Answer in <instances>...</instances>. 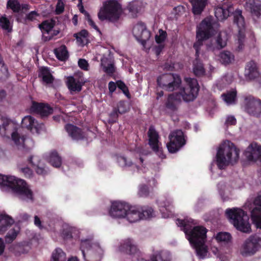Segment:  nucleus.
<instances>
[{
	"mask_svg": "<svg viewBox=\"0 0 261 261\" xmlns=\"http://www.w3.org/2000/svg\"><path fill=\"white\" fill-rule=\"evenodd\" d=\"M194 220L191 218L177 219V225L181 227L190 244L196 249L197 255L203 258L207 255V249L204 245L207 229L203 226H193Z\"/></svg>",
	"mask_w": 261,
	"mask_h": 261,
	"instance_id": "f257e3e1",
	"label": "nucleus"
},
{
	"mask_svg": "<svg viewBox=\"0 0 261 261\" xmlns=\"http://www.w3.org/2000/svg\"><path fill=\"white\" fill-rule=\"evenodd\" d=\"M187 85L183 87L181 92L169 94L165 103L166 108L171 112L177 111L181 102V97L185 101L194 100L197 97L199 86L197 81L195 79L186 78Z\"/></svg>",
	"mask_w": 261,
	"mask_h": 261,
	"instance_id": "f03ea898",
	"label": "nucleus"
},
{
	"mask_svg": "<svg viewBox=\"0 0 261 261\" xmlns=\"http://www.w3.org/2000/svg\"><path fill=\"white\" fill-rule=\"evenodd\" d=\"M7 189L19 199L27 202L34 201V194L30 186L25 180L14 176L1 174V191Z\"/></svg>",
	"mask_w": 261,
	"mask_h": 261,
	"instance_id": "7ed1b4c3",
	"label": "nucleus"
},
{
	"mask_svg": "<svg viewBox=\"0 0 261 261\" xmlns=\"http://www.w3.org/2000/svg\"><path fill=\"white\" fill-rule=\"evenodd\" d=\"M242 13V11L239 9L234 11L232 5L230 4H223L221 6L217 7L215 11V15L219 21H223L227 18L231 14H233V23L237 25L239 29L238 38L239 50L243 48L245 37V22Z\"/></svg>",
	"mask_w": 261,
	"mask_h": 261,
	"instance_id": "20e7f679",
	"label": "nucleus"
},
{
	"mask_svg": "<svg viewBox=\"0 0 261 261\" xmlns=\"http://www.w3.org/2000/svg\"><path fill=\"white\" fill-rule=\"evenodd\" d=\"M240 152V149L233 143L226 140L218 147L216 163H237L239 160Z\"/></svg>",
	"mask_w": 261,
	"mask_h": 261,
	"instance_id": "39448f33",
	"label": "nucleus"
},
{
	"mask_svg": "<svg viewBox=\"0 0 261 261\" xmlns=\"http://www.w3.org/2000/svg\"><path fill=\"white\" fill-rule=\"evenodd\" d=\"M225 214L229 222L238 230L245 233L251 231L249 217L243 210L239 208H228Z\"/></svg>",
	"mask_w": 261,
	"mask_h": 261,
	"instance_id": "423d86ee",
	"label": "nucleus"
},
{
	"mask_svg": "<svg viewBox=\"0 0 261 261\" xmlns=\"http://www.w3.org/2000/svg\"><path fill=\"white\" fill-rule=\"evenodd\" d=\"M121 9V5L116 0H108L103 3L98 13V18L101 21H117L120 17Z\"/></svg>",
	"mask_w": 261,
	"mask_h": 261,
	"instance_id": "0eeeda50",
	"label": "nucleus"
},
{
	"mask_svg": "<svg viewBox=\"0 0 261 261\" xmlns=\"http://www.w3.org/2000/svg\"><path fill=\"white\" fill-rule=\"evenodd\" d=\"M213 25L212 20L209 18L204 19L199 24L196 31L197 41L194 43L195 49H199L204 40L209 39L212 36Z\"/></svg>",
	"mask_w": 261,
	"mask_h": 261,
	"instance_id": "6e6552de",
	"label": "nucleus"
},
{
	"mask_svg": "<svg viewBox=\"0 0 261 261\" xmlns=\"http://www.w3.org/2000/svg\"><path fill=\"white\" fill-rule=\"evenodd\" d=\"M92 238L81 240V249L84 258L86 261H100L102 250L98 246L91 245Z\"/></svg>",
	"mask_w": 261,
	"mask_h": 261,
	"instance_id": "1a4fd4ad",
	"label": "nucleus"
},
{
	"mask_svg": "<svg viewBox=\"0 0 261 261\" xmlns=\"http://www.w3.org/2000/svg\"><path fill=\"white\" fill-rule=\"evenodd\" d=\"M261 248V237L257 234L250 236L244 242L241 251L243 256L253 255Z\"/></svg>",
	"mask_w": 261,
	"mask_h": 261,
	"instance_id": "9d476101",
	"label": "nucleus"
},
{
	"mask_svg": "<svg viewBox=\"0 0 261 261\" xmlns=\"http://www.w3.org/2000/svg\"><path fill=\"white\" fill-rule=\"evenodd\" d=\"M169 142L167 144V147L169 152L173 153L178 151L186 144L184 133L181 130H176L169 136Z\"/></svg>",
	"mask_w": 261,
	"mask_h": 261,
	"instance_id": "9b49d317",
	"label": "nucleus"
},
{
	"mask_svg": "<svg viewBox=\"0 0 261 261\" xmlns=\"http://www.w3.org/2000/svg\"><path fill=\"white\" fill-rule=\"evenodd\" d=\"M21 126L29 130L33 134H39L45 130V125L43 123H38L31 116H25L21 121Z\"/></svg>",
	"mask_w": 261,
	"mask_h": 261,
	"instance_id": "f8f14e48",
	"label": "nucleus"
},
{
	"mask_svg": "<svg viewBox=\"0 0 261 261\" xmlns=\"http://www.w3.org/2000/svg\"><path fill=\"white\" fill-rule=\"evenodd\" d=\"M147 134L149 138L148 144L150 148L161 158H165L166 155L163 153L162 148L159 145V135L153 126L149 127Z\"/></svg>",
	"mask_w": 261,
	"mask_h": 261,
	"instance_id": "ddd939ff",
	"label": "nucleus"
},
{
	"mask_svg": "<svg viewBox=\"0 0 261 261\" xmlns=\"http://www.w3.org/2000/svg\"><path fill=\"white\" fill-rule=\"evenodd\" d=\"M245 109L251 115L258 117L261 114V100L252 96L245 98Z\"/></svg>",
	"mask_w": 261,
	"mask_h": 261,
	"instance_id": "4468645a",
	"label": "nucleus"
},
{
	"mask_svg": "<svg viewBox=\"0 0 261 261\" xmlns=\"http://www.w3.org/2000/svg\"><path fill=\"white\" fill-rule=\"evenodd\" d=\"M243 154L248 161L261 162V145L256 143H252L247 147Z\"/></svg>",
	"mask_w": 261,
	"mask_h": 261,
	"instance_id": "2eb2a0df",
	"label": "nucleus"
},
{
	"mask_svg": "<svg viewBox=\"0 0 261 261\" xmlns=\"http://www.w3.org/2000/svg\"><path fill=\"white\" fill-rule=\"evenodd\" d=\"M245 7L251 13L254 23H259L261 19V3L258 0H247Z\"/></svg>",
	"mask_w": 261,
	"mask_h": 261,
	"instance_id": "dca6fc26",
	"label": "nucleus"
},
{
	"mask_svg": "<svg viewBox=\"0 0 261 261\" xmlns=\"http://www.w3.org/2000/svg\"><path fill=\"white\" fill-rule=\"evenodd\" d=\"M129 205L124 202L114 201L112 203L110 214L115 218H124L126 212L129 210Z\"/></svg>",
	"mask_w": 261,
	"mask_h": 261,
	"instance_id": "f3484780",
	"label": "nucleus"
},
{
	"mask_svg": "<svg viewBox=\"0 0 261 261\" xmlns=\"http://www.w3.org/2000/svg\"><path fill=\"white\" fill-rule=\"evenodd\" d=\"M30 111L31 113L38 114L41 117L48 116L53 112V108L48 104L39 103L35 101H32Z\"/></svg>",
	"mask_w": 261,
	"mask_h": 261,
	"instance_id": "a211bd4d",
	"label": "nucleus"
},
{
	"mask_svg": "<svg viewBox=\"0 0 261 261\" xmlns=\"http://www.w3.org/2000/svg\"><path fill=\"white\" fill-rule=\"evenodd\" d=\"M255 206L251 211V217L257 228H261V195L256 197L253 201Z\"/></svg>",
	"mask_w": 261,
	"mask_h": 261,
	"instance_id": "6ab92c4d",
	"label": "nucleus"
},
{
	"mask_svg": "<svg viewBox=\"0 0 261 261\" xmlns=\"http://www.w3.org/2000/svg\"><path fill=\"white\" fill-rule=\"evenodd\" d=\"M133 34L136 37L140 39L141 44L145 45L146 43V41L150 37V33L148 31L143 23L137 24L134 27L133 30Z\"/></svg>",
	"mask_w": 261,
	"mask_h": 261,
	"instance_id": "aec40b11",
	"label": "nucleus"
},
{
	"mask_svg": "<svg viewBox=\"0 0 261 261\" xmlns=\"http://www.w3.org/2000/svg\"><path fill=\"white\" fill-rule=\"evenodd\" d=\"M119 251L129 255H135L139 252L137 246L135 244L134 241L130 239H126L123 241L119 246Z\"/></svg>",
	"mask_w": 261,
	"mask_h": 261,
	"instance_id": "412c9836",
	"label": "nucleus"
},
{
	"mask_svg": "<svg viewBox=\"0 0 261 261\" xmlns=\"http://www.w3.org/2000/svg\"><path fill=\"white\" fill-rule=\"evenodd\" d=\"M65 129L68 135L72 139L76 140H82L84 138V133L81 128L71 124H67L65 126Z\"/></svg>",
	"mask_w": 261,
	"mask_h": 261,
	"instance_id": "4be33fe9",
	"label": "nucleus"
},
{
	"mask_svg": "<svg viewBox=\"0 0 261 261\" xmlns=\"http://www.w3.org/2000/svg\"><path fill=\"white\" fill-rule=\"evenodd\" d=\"M259 75L258 69L255 62L253 61L247 63L245 70V75L250 80L254 79Z\"/></svg>",
	"mask_w": 261,
	"mask_h": 261,
	"instance_id": "5701e85b",
	"label": "nucleus"
},
{
	"mask_svg": "<svg viewBox=\"0 0 261 261\" xmlns=\"http://www.w3.org/2000/svg\"><path fill=\"white\" fill-rule=\"evenodd\" d=\"M181 85V79L180 76L177 74L172 75L164 90L168 92H173L180 88Z\"/></svg>",
	"mask_w": 261,
	"mask_h": 261,
	"instance_id": "b1692460",
	"label": "nucleus"
},
{
	"mask_svg": "<svg viewBox=\"0 0 261 261\" xmlns=\"http://www.w3.org/2000/svg\"><path fill=\"white\" fill-rule=\"evenodd\" d=\"M141 217L139 208L129 205V210L126 212L124 218H126L130 223H134L141 220Z\"/></svg>",
	"mask_w": 261,
	"mask_h": 261,
	"instance_id": "393cba45",
	"label": "nucleus"
},
{
	"mask_svg": "<svg viewBox=\"0 0 261 261\" xmlns=\"http://www.w3.org/2000/svg\"><path fill=\"white\" fill-rule=\"evenodd\" d=\"M192 5V11L194 15H200L207 4V0H189Z\"/></svg>",
	"mask_w": 261,
	"mask_h": 261,
	"instance_id": "a878e982",
	"label": "nucleus"
},
{
	"mask_svg": "<svg viewBox=\"0 0 261 261\" xmlns=\"http://www.w3.org/2000/svg\"><path fill=\"white\" fill-rule=\"evenodd\" d=\"M38 76L41 77L42 82L46 84H52L54 81V77L47 67H42L39 69Z\"/></svg>",
	"mask_w": 261,
	"mask_h": 261,
	"instance_id": "bb28decb",
	"label": "nucleus"
},
{
	"mask_svg": "<svg viewBox=\"0 0 261 261\" xmlns=\"http://www.w3.org/2000/svg\"><path fill=\"white\" fill-rule=\"evenodd\" d=\"M151 261H170V255L168 252L161 250L154 251L150 257Z\"/></svg>",
	"mask_w": 261,
	"mask_h": 261,
	"instance_id": "cd10ccee",
	"label": "nucleus"
},
{
	"mask_svg": "<svg viewBox=\"0 0 261 261\" xmlns=\"http://www.w3.org/2000/svg\"><path fill=\"white\" fill-rule=\"evenodd\" d=\"M219 60L222 64L228 65L234 61V56L230 51L224 50L219 54Z\"/></svg>",
	"mask_w": 261,
	"mask_h": 261,
	"instance_id": "c85d7f7f",
	"label": "nucleus"
},
{
	"mask_svg": "<svg viewBox=\"0 0 261 261\" xmlns=\"http://www.w3.org/2000/svg\"><path fill=\"white\" fill-rule=\"evenodd\" d=\"M227 33L225 32H220L215 39L216 47L218 49L224 48L227 44Z\"/></svg>",
	"mask_w": 261,
	"mask_h": 261,
	"instance_id": "c756f323",
	"label": "nucleus"
},
{
	"mask_svg": "<svg viewBox=\"0 0 261 261\" xmlns=\"http://www.w3.org/2000/svg\"><path fill=\"white\" fill-rule=\"evenodd\" d=\"M193 70L196 76L200 77L205 74V70L202 61L199 59H195L193 61Z\"/></svg>",
	"mask_w": 261,
	"mask_h": 261,
	"instance_id": "7c9ffc66",
	"label": "nucleus"
},
{
	"mask_svg": "<svg viewBox=\"0 0 261 261\" xmlns=\"http://www.w3.org/2000/svg\"><path fill=\"white\" fill-rule=\"evenodd\" d=\"M67 86L68 89L73 92H80L82 90V85L79 80H76L73 76H69L67 80Z\"/></svg>",
	"mask_w": 261,
	"mask_h": 261,
	"instance_id": "2f4dec72",
	"label": "nucleus"
},
{
	"mask_svg": "<svg viewBox=\"0 0 261 261\" xmlns=\"http://www.w3.org/2000/svg\"><path fill=\"white\" fill-rule=\"evenodd\" d=\"M14 223L13 218L7 215L5 212H1V231L5 230Z\"/></svg>",
	"mask_w": 261,
	"mask_h": 261,
	"instance_id": "473e14b6",
	"label": "nucleus"
},
{
	"mask_svg": "<svg viewBox=\"0 0 261 261\" xmlns=\"http://www.w3.org/2000/svg\"><path fill=\"white\" fill-rule=\"evenodd\" d=\"M54 53L57 58L60 61H65L68 58V53L65 45L55 49Z\"/></svg>",
	"mask_w": 261,
	"mask_h": 261,
	"instance_id": "72a5a7b5",
	"label": "nucleus"
},
{
	"mask_svg": "<svg viewBox=\"0 0 261 261\" xmlns=\"http://www.w3.org/2000/svg\"><path fill=\"white\" fill-rule=\"evenodd\" d=\"M173 74V73H165L160 75L156 80L158 86L164 90Z\"/></svg>",
	"mask_w": 261,
	"mask_h": 261,
	"instance_id": "f704fd0d",
	"label": "nucleus"
},
{
	"mask_svg": "<svg viewBox=\"0 0 261 261\" xmlns=\"http://www.w3.org/2000/svg\"><path fill=\"white\" fill-rule=\"evenodd\" d=\"M55 25V21L53 19L45 20L39 24V28L42 31L49 34Z\"/></svg>",
	"mask_w": 261,
	"mask_h": 261,
	"instance_id": "c9c22d12",
	"label": "nucleus"
},
{
	"mask_svg": "<svg viewBox=\"0 0 261 261\" xmlns=\"http://www.w3.org/2000/svg\"><path fill=\"white\" fill-rule=\"evenodd\" d=\"M65 253L60 248L56 249L52 253L50 261H66Z\"/></svg>",
	"mask_w": 261,
	"mask_h": 261,
	"instance_id": "e433bc0d",
	"label": "nucleus"
},
{
	"mask_svg": "<svg viewBox=\"0 0 261 261\" xmlns=\"http://www.w3.org/2000/svg\"><path fill=\"white\" fill-rule=\"evenodd\" d=\"M141 219H147L154 216V211L151 207L144 206L140 209Z\"/></svg>",
	"mask_w": 261,
	"mask_h": 261,
	"instance_id": "4c0bfd02",
	"label": "nucleus"
},
{
	"mask_svg": "<svg viewBox=\"0 0 261 261\" xmlns=\"http://www.w3.org/2000/svg\"><path fill=\"white\" fill-rule=\"evenodd\" d=\"M12 28L13 22H10L5 16H1V29L9 33L12 32Z\"/></svg>",
	"mask_w": 261,
	"mask_h": 261,
	"instance_id": "58836bf2",
	"label": "nucleus"
},
{
	"mask_svg": "<svg viewBox=\"0 0 261 261\" xmlns=\"http://www.w3.org/2000/svg\"><path fill=\"white\" fill-rule=\"evenodd\" d=\"M19 229L13 228L10 229L5 237V241L6 244H11L16 238L19 233Z\"/></svg>",
	"mask_w": 261,
	"mask_h": 261,
	"instance_id": "ea45409f",
	"label": "nucleus"
},
{
	"mask_svg": "<svg viewBox=\"0 0 261 261\" xmlns=\"http://www.w3.org/2000/svg\"><path fill=\"white\" fill-rule=\"evenodd\" d=\"M224 100L228 104L234 102L237 97V91L235 90L230 91L222 95Z\"/></svg>",
	"mask_w": 261,
	"mask_h": 261,
	"instance_id": "a19ab883",
	"label": "nucleus"
},
{
	"mask_svg": "<svg viewBox=\"0 0 261 261\" xmlns=\"http://www.w3.org/2000/svg\"><path fill=\"white\" fill-rule=\"evenodd\" d=\"M11 139L16 145L18 146L24 144L25 138L24 136H20L18 133L15 130L11 134Z\"/></svg>",
	"mask_w": 261,
	"mask_h": 261,
	"instance_id": "79ce46f5",
	"label": "nucleus"
},
{
	"mask_svg": "<svg viewBox=\"0 0 261 261\" xmlns=\"http://www.w3.org/2000/svg\"><path fill=\"white\" fill-rule=\"evenodd\" d=\"M231 237L229 233L226 232H218L215 239L218 242L228 243L231 240Z\"/></svg>",
	"mask_w": 261,
	"mask_h": 261,
	"instance_id": "37998d69",
	"label": "nucleus"
},
{
	"mask_svg": "<svg viewBox=\"0 0 261 261\" xmlns=\"http://www.w3.org/2000/svg\"><path fill=\"white\" fill-rule=\"evenodd\" d=\"M127 9L133 13V17H136V14L141 10V7L138 1H133L129 3Z\"/></svg>",
	"mask_w": 261,
	"mask_h": 261,
	"instance_id": "c03bdc74",
	"label": "nucleus"
},
{
	"mask_svg": "<svg viewBox=\"0 0 261 261\" xmlns=\"http://www.w3.org/2000/svg\"><path fill=\"white\" fill-rule=\"evenodd\" d=\"M7 6L15 13H18L21 10V5L18 0H9Z\"/></svg>",
	"mask_w": 261,
	"mask_h": 261,
	"instance_id": "a18cd8bd",
	"label": "nucleus"
},
{
	"mask_svg": "<svg viewBox=\"0 0 261 261\" xmlns=\"http://www.w3.org/2000/svg\"><path fill=\"white\" fill-rule=\"evenodd\" d=\"M115 109L119 112L120 114H123L129 111V107L127 103L124 101H120L117 105V107H115Z\"/></svg>",
	"mask_w": 261,
	"mask_h": 261,
	"instance_id": "49530a36",
	"label": "nucleus"
},
{
	"mask_svg": "<svg viewBox=\"0 0 261 261\" xmlns=\"http://www.w3.org/2000/svg\"><path fill=\"white\" fill-rule=\"evenodd\" d=\"M159 34L156 35L155 36V42L158 44H162L163 43L167 37V33L165 31L160 29L159 31Z\"/></svg>",
	"mask_w": 261,
	"mask_h": 261,
	"instance_id": "de8ad7c7",
	"label": "nucleus"
},
{
	"mask_svg": "<svg viewBox=\"0 0 261 261\" xmlns=\"http://www.w3.org/2000/svg\"><path fill=\"white\" fill-rule=\"evenodd\" d=\"M62 158L56 151L50 153L49 158V163H61Z\"/></svg>",
	"mask_w": 261,
	"mask_h": 261,
	"instance_id": "09e8293b",
	"label": "nucleus"
},
{
	"mask_svg": "<svg viewBox=\"0 0 261 261\" xmlns=\"http://www.w3.org/2000/svg\"><path fill=\"white\" fill-rule=\"evenodd\" d=\"M116 84L117 87L122 91V92L125 94V95L127 97L130 98V95L128 89L125 84V83L121 80H118L116 82Z\"/></svg>",
	"mask_w": 261,
	"mask_h": 261,
	"instance_id": "8fccbe9b",
	"label": "nucleus"
},
{
	"mask_svg": "<svg viewBox=\"0 0 261 261\" xmlns=\"http://www.w3.org/2000/svg\"><path fill=\"white\" fill-rule=\"evenodd\" d=\"M119 114H120L119 112L114 108L112 111L109 114V123L114 124L116 123L118 119Z\"/></svg>",
	"mask_w": 261,
	"mask_h": 261,
	"instance_id": "3c124183",
	"label": "nucleus"
},
{
	"mask_svg": "<svg viewBox=\"0 0 261 261\" xmlns=\"http://www.w3.org/2000/svg\"><path fill=\"white\" fill-rule=\"evenodd\" d=\"M103 70L107 75L112 76L116 71V67L114 63H109L107 66H103Z\"/></svg>",
	"mask_w": 261,
	"mask_h": 261,
	"instance_id": "603ef678",
	"label": "nucleus"
},
{
	"mask_svg": "<svg viewBox=\"0 0 261 261\" xmlns=\"http://www.w3.org/2000/svg\"><path fill=\"white\" fill-rule=\"evenodd\" d=\"M64 0H58L55 10L56 14L57 15L62 14L64 12Z\"/></svg>",
	"mask_w": 261,
	"mask_h": 261,
	"instance_id": "864d4df0",
	"label": "nucleus"
},
{
	"mask_svg": "<svg viewBox=\"0 0 261 261\" xmlns=\"http://www.w3.org/2000/svg\"><path fill=\"white\" fill-rule=\"evenodd\" d=\"M88 32L86 30H82L80 32L74 34V37L76 39L77 41L82 42V38H86L88 36Z\"/></svg>",
	"mask_w": 261,
	"mask_h": 261,
	"instance_id": "5fc2aeb1",
	"label": "nucleus"
},
{
	"mask_svg": "<svg viewBox=\"0 0 261 261\" xmlns=\"http://www.w3.org/2000/svg\"><path fill=\"white\" fill-rule=\"evenodd\" d=\"M149 194V189L148 187L145 185H142L140 187L138 195L140 197H147Z\"/></svg>",
	"mask_w": 261,
	"mask_h": 261,
	"instance_id": "6e6d98bb",
	"label": "nucleus"
},
{
	"mask_svg": "<svg viewBox=\"0 0 261 261\" xmlns=\"http://www.w3.org/2000/svg\"><path fill=\"white\" fill-rule=\"evenodd\" d=\"M33 165H34V168L37 174L40 175H44L47 173V171L45 169L44 164H38L36 166H35V164Z\"/></svg>",
	"mask_w": 261,
	"mask_h": 261,
	"instance_id": "4d7b16f0",
	"label": "nucleus"
},
{
	"mask_svg": "<svg viewBox=\"0 0 261 261\" xmlns=\"http://www.w3.org/2000/svg\"><path fill=\"white\" fill-rule=\"evenodd\" d=\"M170 204H171V202L170 201H167V203H161V206H161V209H160V211H161V212L162 213L163 217H164V218H169L170 217V216L171 215V214H170L166 215L165 214V212H164V210H168L167 207H169Z\"/></svg>",
	"mask_w": 261,
	"mask_h": 261,
	"instance_id": "13d9d810",
	"label": "nucleus"
},
{
	"mask_svg": "<svg viewBox=\"0 0 261 261\" xmlns=\"http://www.w3.org/2000/svg\"><path fill=\"white\" fill-rule=\"evenodd\" d=\"M1 123H2V127L6 130L8 129V127L9 125L12 124V121L11 119L1 117Z\"/></svg>",
	"mask_w": 261,
	"mask_h": 261,
	"instance_id": "bf43d9fd",
	"label": "nucleus"
},
{
	"mask_svg": "<svg viewBox=\"0 0 261 261\" xmlns=\"http://www.w3.org/2000/svg\"><path fill=\"white\" fill-rule=\"evenodd\" d=\"M39 14L36 11H33L28 13L26 16L25 19L31 21H33L36 19L37 17L39 16Z\"/></svg>",
	"mask_w": 261,
	"mask_h": 261,
	"instance_id": "052dcab7",
	"label": "nucleus"
},
{
	"mask_svg": "<svg viewBox=\"0 0 261 261\" xmlns=\"http://www.w3.org/2000/svg\"><path fill=\"white\" fill-rule=\"evenodd\" d=\"M20 170L24 174V176L27 178H31L33 175L32 170L28 167L21 168L20 169Z\"/></svg>",
	"mask_w": 261,
	"mask_h": 261,
	"instance_id": "680f3d73",
	"label": "nucleus"
},
{
	"mask_svg": "<svg viewBox=\"0 0 261 261\" xmlns=\"http://www.w3.org/2000/svg\"><path fill=\"white\" fill-rule=\"evenodd\" d=\"M79 66L83 70H87L89 66L88 62L84 59H80L78 61Z\"/></svg>",
	"mask_w": 261,
	"mask_h": 261,
	"instance_id": "e2e57ef3",
	"label": "nucleus"
},
{
	"mask_svg": "<svg viewBox=\"0 0 261 261\" xmlns=\"http://www.w3.org/2000/svg\"><path fill=\"white\" fill-rule=\"evenodd\" d=\"M86 19L88 22L89 24L94 28L95 30L99 31L98 27L95 24V22L93 21L90 14L88 12H86Z\"/></svg>",
	"mask_w": 261,
	"mask_h": 261,
	"instance_id": "0e129e2a",
	"label": "nucleus"
},
{
	"mask_svg": "<svg viewBox=\"0 0 261 261\" xmlns=\"http://www.w3.org/2000/svg\"><path fill=\"white\" fill-rule=\"evenodd\" d=\"M237 123V120L235 118V117L233 116H229L227 117L226 121H225V124L228 125H236Z\"/></svg>",
	"mask_w": 261,
	"mask_h": 261,
	"instance_id": "69168bd1",
	"label": "nucleus"
},
{
	"mask_svg": "<svg viewBox=\"0 0 261 261\" xmlns=\"http://www.w3.org/2000/svg\"><path fill=\"white\" fill-rule=\"evenodd\" d=\"M108 88L109 92L112 94L116 89L117 84L116 83H114V82L111 81L109 82L108 84Z\"/></svg>",
	"mask_w": 261,
	"mask_h": 261,
	"instance_id": "338daca9",
	"label": "nucleus"
},
{
	"mask_svg": "<svg viewBox=\"0 0 261 261\" xmlns=\"http://www.w3.org/2000/svg\"><path fill=\"white\" fill-rule=\"evenodd\" d=\"M164 48V45L159 44V45L155 47V52L157 56L159 55L162 52L163 49Z\"/></svg>",
	"mask_w": 261,
	"mask_h": 261,
	"instance_id": "774afa93",
	"label": "nucleus"
}]
</instances>
